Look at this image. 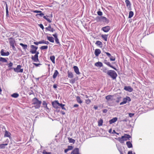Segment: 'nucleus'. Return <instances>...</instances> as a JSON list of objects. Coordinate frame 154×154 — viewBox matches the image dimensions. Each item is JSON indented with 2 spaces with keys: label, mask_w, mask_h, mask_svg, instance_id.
<instances>
[{
  "label": "nucleus",
  "mask_w": 154,
  "mask_h": 154,
  "mask_svg": "<svg viewBox=\"0 0 154 154\" xmlns=\"http://www.w3.org/2000/svg\"><path fill=\"white\" fill-rule=\"evenodd\" d=\"M32 104L34 105V107L35 109H38L40 107L42 103V101L35 97L32 100Z\"/></svg>",
  "instance_id": "1"
},
{
  "label": "nucleus",
  "mask_w": 154,
  "mask_h": 154,
  "mask_svg": "<svg viewBox=\"0 0 154 154\" xmlns=\"http://www.w3.org/2000/svg\"><path fill=\"white\" fill-rule=\"evenodd\" d=\"M107 74L110 76L113 79H116L117 76L116 72L113 70H109L108 71Z\"/></svg>",
  "instance_id": "2"
},
{
  "label": "nucleus",
  "mask_w": 154,
  "mask_h": 154,
  "mask_svg": "<svg viewBox=\"0 0 154 154\" xmlns=\"http://www.w3.org/2000/svg\"><path fill=\"white\" fill-rule=\"evenodd\" d=\"M30 47L31 49L30 51V52L32 54H35L36 52V51L38 49V47L34 45H31Z\"/></svg>",
  "instance_id": "3"
},
{
  "label": "nucleus",
  "mask_w": 154,
  "mask_h": 154,
  "mask_svg": "<svg viewBox=\"0 0 154 154\" xmlns=\"http://www.w3.org/2000/svg\"><path fill=\"white\" fill-rule=\"evenodd\" d=\"M131 100V99L129 97L127 96L125 98H123V101L120 103V105H122L124 104L127 102H129Z\"/></svg>",
  "instance_id": "4"
},
{
  "label": "nucleus",
  "mask_w": 154,
  "mask_h": 154,
  "mask_svg": "<svg viewBox=\"0 0 154 154\" xmlns=\"http://www.w3.org/2000/svg\"><path fill=\"white\" fill-rule=\"evenodd\" d=\"M96 20L97 21H102L103 22H106L107 20V18L103 16H97L96 17Z\"/></svg>",
  "instance_id": "5"
},
{
  "label": "nucleus",
  "mask_w": 154,
  "mask_h": 154,
  "mask_svg": "<svg viewBox=\"0 0 154 154\" xmlns=\"http://www.w3.org/2000/svg\"><path fill=\"white\" fill-rule=\"evenodd\" d=\"M21 65H17L16 68L14 69V71L17 72H22L23 71V69H21Z\"/></svg>",
  "instance_id": "6"
},
{
  "label": "nucleus",
  "mask_w": 154,
  "mask_h": 154,
  "mask_svg": "<svg viewBox=\"0 0 154 154\" xmlns=\"http://www.w3.org/2000/svg\"><path fill=\"white\" fill-rule=\"evenodd\" d=\"M60 104L57 101H55L52 103L53 106L55 108H57L59 106Z\"/></svg>",
  "instance_id": "7"
},
{
  "label": "nucleus",
  "mask_w": 154,
  "mask_h": 154,
  "mask_svg": "<svg viewBox=\"0 0 154 154\" xmlns=\"http://www.w3.org/2000/svg\"><path fill=\"white\" fill-rule=\"evenodd\" d=\"M103 63L108 66L111 67L114 69L116 70L117 69L115 67L112 66L109 62L108 61L106 60H104Z\"/></svg>",
  "instance_id": "8"
},
{
  "label": "nucleus",
  "mask_w": 154,
  "mask_h": 154,
  "mask_svg": "<svg viewBox=\"0 0 154 154\" xmlns=\"http://www.w3.org/2000/svg\"><path fill=\"white\" fill-rule=\"evenodd\" d=\"M105 53L109 58L111 61H114L115 60V57H113L109 53L106 52H105Z\"/></svg>",
  "instance_id": "9"
},
{
  "label": "nucleus",
  "mask_w": 154,
  "mask_h": 154,
  "mask_svg": "<svg viewBox=\"0 0 154 154\" xmlns=\"http://www.w3.org/2000/svg\"><path fill=\"white\" fill-rule=\"evenodd\" d=\"M110 29V27L109 26H107L103 27L101 29V30L105 32H108Z\"/></svg>",
  "instance_id": "10"
},
{
  "label": "nucleus",
  "mask_w": 154,
  "mask_h": 154,
  "mask_svg": "<svg viewBox=\"0 0 154 154\" xmlns=\"http://www.w3.org/2000/svg\"><path fill=\"white\" fill-rule=\"evenodd\" d=\"M8 39L9 40V43L10 46L14 45L15 44V41L13 38L11 37L9 38Z\"/></svg>",
  "instance_id": "11"
},
{
  "label": "nucleus",
  "mask_w": 154,
  "mask_h": 154,
  "mask_svg": "<svg viewBox=\"0 0 154 154\" xmlns=\"http://www.w3.org/2000/svg\"><path fill=\"white\" fill-rule=\"evenodd\" d=\"M122 137L124 142L125 141H126L128 139H129V138L131 137L129 134H125L124 136H122Z\"/></svg>",
  "instance_id": "12"
},
{
  "label": "nucleus",
  "mask_w": 154,
  "mask_h": 154,
  "mask_svg": "<svg viewBox=\"0 0 154 154\" xmlns=\"http://www.w3.org/2000/svg\"><path fill=\"white\" fill-rule=\"evenodd\" d=\"M124 89L129 92H131L133 91V88L130 86H125L124 88Z\"/></svg>",
  "instance_id": "13"
},
{
  "label": "nucleus",
  "mask_w": 154,
  "mask_h": 154,
  "mask_svg": "<svg viewBox=\"0 0 154 154\" xmlns=\"http://www.w3.org/2000/svg\"><path fill=\"white\" fill-rule=\"evenodd\" d=\"M0 53L1 55L2 56H8L10 54L9 52L8 51H7L6 52H5L3 49L1 50Z\"/></svg>",
  "instance_id": "14"
},
{
  "label": "nucleus",
  "mask_w": 154,
  "mask_h": 154,
  "mask_svg": "<svg viewBox=\"0 0 154 154\" xmlns=\"http://www.w3.org/2000/svg\"><path fill=\"white\" fill-rule=\"evenodd\" d=\"M31 59L35 62H39L38 56H37L35 55H34V56H32Z\"/></svg>",
  "instance_id": "15"
},
{
  "label": "nucleus",
  "mask_w": 154,
  "mask_h": 154,
  "mask_svg": "<svg viewBox=\"0 0 154 154\" xmlns=\"http://www.w3.org/2000/svg\"><path fill=\"white\" fill-rule=\"evenodd\" d=\"M45 29L47 31H50L52 32H53L55 31L54 29L53 28H51L50 24L48 27H46Z\"/></svg>",
  "instance_id": "16"
},
{
  "label": "nucleus",
  "mask_w": 154,
  "mask_h": 154,
  "mask_svg": "<svg viewBox=\"0 0 154 154\" xmlns=\"http://www.w3.org/2000/svg\"><path fill=\"white\" fill-rule=\"evenodd\" d=\"M73 68L75 72L77 74L79 75L80 74L79 72V69L77 66H73Z\"/></svg>",
  "instance_id": "17"
},
{
  "label": "nucleus",
  "mask_w": 154,
  "mask_h": 154,
  "mask_svg": "<svg viewBox=\"0 0 154 154\" xmlns=\"http://www.w3.org/2000/svg\"><path fill=\"white\" fill-rule=\"evenodd\" d=\"M101 53V51L100 49H96L95 50L94 54L96 56L98 57Z\"/></svg>",
  "instance_id": "18"
},
{
  "label": "nucleus",
  "mask_w": 154,
  "mask_h": 154,
  "mask_svg": "<svg viewBox=\"0 0 154 154\" xmlns=\"http://www.w3.org/2000/svg\"><path fill=\"white\" fill-rule=\"evenodd\" d=\"M106 99L107 100V101H112L113 100V96L111 95H108L106 97Z\"/></svg>",
  "instance_id": "19"
},
{
  "label": "nucleus",
  "mask_w": 154,
  "mask_h": 154,
  "mask_svg": "<svg viewBox=\"0 0 154 154\" xmlns=\"http://www.w3.org/2000/svg\"><path fill=\"white\" fill-rule=\"evenodd\" d=\"M11 134L10 132L7 131L6 130L5 131L4 136V137H7L10 138L11 137Z\"/></svg>",
  "instance_id": "20"
},
{
  "label": "nucleus",
  "mask_w": 154,
  "mask_h": 154,
  "mask_svg": "<svg viewBox=\"0 0 154 154\" xmlns=\"http://www.w3.org/2000/svg\"><path fill=\"white\" fill-rule=\"evenodd\" d=\"M118 118L117 117H114L112 119L110 120L109 121V123L111 124L113 123L116 122Z\"/></svg>",
  "instance_id": "21"
},
{
  "label": "nucleus",
  "mask_w": 154,
  "mask_h": 154,
  "mask_svg": "<svg viewBox=\"0 0 154 154\" xmlns=\"http://www.w3.org/2000/svg\"><path fill=\"white\" fill-rule=\"evenodd\" d=\"M125 2L126 4L127 7L128 8H130L131 7V3L129 0H126Z\"/></svg>",
  "instance_id": "22"
},
{
  "label": "nucleus",
  "mask_w": 154,
  "mask_h": 154,
  "mask_svg": "<svg viewBox=\"0 0 154 154\" xmlns=\"http://www.w3.org/2000/svg\"><path fill=\"white\" fill-rule=\"evenodd\" d=\"M95 44L97 46H99L100 48H102L103 46L102 43L99 41H97Z\"/></svg>",
  "instance_id": "23"
},
{
  "label": "nucleus",
  "mask_w": 154,
  "mask_h": 154,
  "mask_svg": "<svg viewBox=\"0 0 154 154\" xmlns=\"http://www.w3.org/2000/svg\"><path fill=\"white\" fill-rule=\"evenodd\" d=\"M94 65L96 66L100 67H102L103 66L102 63L100 62L95 63Z\"/></svg>",
  "instance_id": "24"
},
{
  "label": "nucleus",
  "mask_w": 154,
  "mask_h": 154,
  "mask_svg": "<svg viewBox=\"0 0 154 154\" xmlns=\"http://www.w3.org/2000/svg\"><path fill=\"white\" fill-rule=\"evenodd\" d=\"M47 39L50 42L53 43L54 42V39L52 37H49L47 36Z\"/></svg>",
  "instance_id": "25"
},
{
  "label": "nucleus",
  "mask_w": 154,
  "mask_h": 154,
  "mask_svg": "<svg viewBox=\"0 0 154 154\" xmlns=\"http://www.w3.org/2000/svg\"><path fill=\"white\" fill-rule=\"evenodd\" d=\"M101 37L105 41H107V37L108 36V35H103L102 34L101 35Z\"/></svg>",
  "instance_id": "26"
},
{
  "label": "nucleus",
  "mask_w": 154,
  "mask_h": 154,
  "mask_svg": "<svg viewBox=\"0 0 154 154\" xmlns=\"http://www.w3.org/2000/svg\"><path fill=\"white\" fill-rule=\"evenodd\" d=\"M59 72L57 70H55L53 76V78L54 79L56 78Z\"/></svg>",
  "instance_id": "27"
},
{
  "label": "nucleus",
  "mask_w": 154,
  "mask_h": 154,
  "mask_svg": "<svg viewBox=\"0 0 154 154\" xmlns=\"http://www.w3.org/2000/svg\"><path fill=\"white\" fill-rule=\"evenodd\" d=\"M68 76L69 78H72L73 77V75L72 72L68 71L67 72Z\"/></svg>",
  "instance_id": "28"
},
{
  "label": "nucleus",
  "mask_w": 154,
  "mask_h": 154,
  "mask_svg": "<svg viewBox=\"0 0 154 154\" xmlns=\"http://www.w3.org/2000/svg\"><path fill=\"white\" fill-rule=\"evenodd\" d=\"M126 144L128 148H130L132 147V144L130 141L127 142Z\"/></svg>",
  "instance_id": "29"
},
{
  "label": "nucleus",
  "mask_w": 154,
  "mask_h": 154,
  "mask_svg": "<svg viewBox=\"0 0 154 154\" xmlns=\"http://www.w3.org/2000/svg\"><path fill=\"white\" fill-rule=\"evenodd\" d=\"M76 100L77 102L80 104L82 103V101L81 100L80 97L79 96H77L76 97Z\"/></svg>",
  "instance_id": "30"
},
{
  "label": "nucleus",
  "mask_w": 154,
  "mask_h": 154,
  "mask_svg": "<svg viewBox=\"0 0 154 154\" xmlns=\"http://www.w3.org/2000/svg\"><path fill=\"white\" fill-rule=\"evenodd\" d=\"M20 45L22 46L24 50H26L27 47V45H24L23 43H20Z\"/></svg>",
  "instance_id": "31"
},
{
  "label": "nucleus",
  "mask_w": 154,
  "mask_h": 154,
  "mask_svg": "<svg viewBox=\"0 0 154 154\" xmlns=\"http://www.w3.org/2000/svg\"><path fill=\"white\" fill-rule=\"evenodd\" d=\"M50 59L52 61V63H55V57L54 56H52L50 57Z\"/></svg>",
  "instance_id": "32"
},
{
  "label": "nucleus",
  "mask_w": 154,
  "mask_h": 154,
  "mask_svg": "<svg viewBox=\"0 0 154 154\" xmlns=\"http://www.w3.org/2000/svg\"><path fill=\"white\" fill-rule=\"evenodd\" d=\"M19 96V94L18 93H14L11 95V96L13 97L14 98H17Z\"/></svg>",
  "instance_id": "33"
},
{
  "label": "nucleus",
  "mask_w": 154,
  "mask_h": 154,
  "mask_svg": "<svg viewBox=\"0 0 154 154\" xmlns=\"http://www.w3.org/2000/svg\"><path fill=\"white\" fill-rule=\"evenodd\" d=\"M68 138L69 143H75V140L74 139L70 137H68Z\"/></svg>",
  "instance_id": "34"
},
{
  "label": "nucleus",
  "mask_w": 154,
  "mask_h": 154,
  "mask_svg": "<svg viewBox=\"0 0 154 154\" xmlns=\"http://www.w3.org/2000/svg\"><path fill=\"white\" fill-rule=\"evenodd\" d=\"M40 44H45L48 45L49 44V42L48 41H45L44 40H42L40 41Z\"/></svg>",
  "instance_id": "35"
},
{
  "label": "nucleus",
  "mask_w": 154,
  "mask_h": 154,
  "mask_svg": "<svg viewBox=\"0 0 154 154\" xmlns=\"http://www.w3.org/2000/svg\"><path fill=\"white\" fill-rule=\"evenodd\" d=\"M0 61L2 62H7V60L4 58H3L2 57H0Z\"/></svg>",
  "instance_id": "36"
},
{
  "label": "nucleus",
  "mask_w": 154,
  "mask_h": 154,
  "mask_svg": "<svg viewBox=\"0 0 154 154\" xmlns=\"http://www.w3.org/2000/svg\"><path fill=\"white\" fill-rule=\"evenodd\" d=\"M8 144V143L0 144V149H4L5 146L7 145Z\"/></svg>",
  "instance_id": "37"
},
{
  "label": "nucleus",
  "mask_w": 154,
  "mask_h": 154,
  "mask_svg": "<svg viewBox=\"0 0 154 154\" xmlns=\"http://www.w3.org/2000/svg\"><path fill=\"white\" fill-rule=\"evenodd\" d=\"M134 15V13L132 11H130L129 12L128 16V18H130L132 17Z\"/></svg>",
  "instance_id": "38"
},
{
  "label": "nucleus",
  "mask_w": 154,
  "mask_h": 154,
  "mask_svg": "<svg viewBox=\"0 0 154 154\" xmlns=\"http://www.w3.org/2000/svg\"><path fill=\"white\" fill-rule=\"evenodd\" d=\"M48 48V46L47 45H45V46H41L40 49L41 50H43L44 49H47Z\"/></svg>",
  "instance_id": "39"
},
{
  "label": "nucleus",
  "mask_w": 154,
  "mask_h": 154,
  "mask_svg": "<svg viewBox=\"0 0 154 154\" xmlns=\"http://www.w3.org/2000/svg\"><path fill=\"white\" fill-rule=\"evenodd\" d=\"M48 16H44L43 17V18L46 20L49 23L51 22V20H50V19L49 18H48Z\"/></svg>",
  "instance_id": "40"
},
{
  "label": "nucleus",
  "mask_w": 154,
  "mask_h": 154,
  "mask_svg": "<svg viewBox=\"0 0 154 154\" xmlns=\"http://www.w3.org/2000/svg\"><path fill=\"white\" fill-rule=\"evenodd\" d=\"M6 16H7L8 14V5L6 3Z\"/></svg>",
  "instance_id": "41"
},
{
  "label": "nucleus",
  "mask_w": 154,
  "mask_h": 154,
  "mask_svg": "<svg viewBox=\"0 0 154 154\" xmlns=\"http://www.w3.org/2000/svg\"><path fill=\"white\" fill-rule=\"evenodd\" d=\"M65 105V104H63L62 103H60L59 106H60L61 107L62 109L66 110V108L64 107Z\"/></svg>",
  "instance_id": "42"
},
{
  "label": "nucleus",
  "mask_w": 154,
  "mask_h": 154,
  "mask_svg": "<svg viewBox=\"0 0 154 154\" xmlns=\"http://www.w3.org/2000/svg\"><path fill=\"white\" fill-rule=\"evenodd\" d=\"M42 104L43 105L44 107H47V103H46V101H44L43 102Z\"/></svg>",
  "instance_id": "43"
},
{
  "label": "nucleus",
  "mask_w": 154,
  "mask_h": 154,
  "mask_svg": "<svg viewBox=\"0 0 154 154\" xmlns=\"http://www.w3.org/2000/svg\"><path fill=\"white\" fill-rule=\"evenodd\" d=\"M43 154H51V153L50 152H47L46 150H44L42 152Z\"/></svg>",
  "instance_id": "44"
},
{
  "label": "nucleus",
  "mask_w": 154,
  "mask_h": 154,
  "mask_svg": "<svg viewBox=\"0 0 154 154\" xmlns=\"http://www.w3.org/2000/svg\"><path fill=\"white\" fill-rule=\"evenodd\" d=\"M119 141L121 143H124V141L123 140V139L122 138V137H119L118 138Z\"/></svg>",
  "instance_id": "45"
},
{
  "label": "nucleus",
  "mask_w": 154,
  "mask_h": 154,
  "mask_svg": "<svg viewBox=\"0 0 154 154\" xmlns=\"http://www.w3.org/2000/svg\"><path fill=\"white\" fill-rule=\"evenodd\" d=\"M44 14L43 13H39V14H37L36 15V16L38 17V16H39L41 17H42L43 15H44Z\"/></svg>",
  "instance_id": "46"
},
{
  "label": "nucleus",
  "mask_w": 154,
  "mask_h": 154,
  "mask_svg": "<svg viewBox=\"0 0 154 154\" xmlns=\"http://www.w3.org/2000/svg\"><path fill=\"white\" fill-rule=\"evenodd\" d=\"M91 102V100L89 99L85 100V103L87 104H89Z\"/></svg>",
  "instance_id": "47"
},
{
  "label": "nucleus",
  "mask_w": 154,
  "mask_h": 154,
  "mask_svg": "<svg viewBox=\"0 0 154 154\" xmlns=\"http://www.w3.org/2000/svg\"><path fill=\"white\" fill-rule=\"evenodd\" d=\"M73 148V147L71 146H68V149L69 150H72Z\"/></svg>",
  "instance_id": "48"
},
{
  "label": "nucleus",
  "mask_w": 154,
  "mask_h": 154,
  "mask_svg": "<svg viewBox=\"0 0 154 154\" xmlns=\"http://www.w3.org/2000/svg\"><path fill=\"white\" fill-rule=\"evenodd\" d=\"M102 123H103V121H102V120H101L98 122V125L99 126H101L102 125Z\"/></svg>",
  "instance_id": "49"
},
{
  "label": "nucleus",
  "mask_w": 154,
  "mask_h": 154,
  "mask_svg": "<svg viewBox=\"0 0 154 154\" xmlns=\"http://www.w3.org/2000/svg\"><path fill=\"white\" fill-rule=\"evenodd\" d=\"M75 82V79H72L70 80V83L73 84H74Z\"/></svg>",
  "instance_id": "50"
},
{
  "label": "nucleus",
  "mask_w": 154,
  "mask_h": 154,
  "mask_svg": "<svg viewBox=\"0 0 154 154\" xmlns=\"http://www.w3.org/2000/svg\"><path fill=\"white\" fill-rule=\"evenodd\" d=\"M97 14L98 15L100 16H102L103 14L102 12L101 11H98L97 12Z\"/></svg>",
  "instance_id": "51"
},
{
  "label": "nucleus",
  "mask_w": 154,
  "mask_h": 154,
  "mask_svg": "<svg viewBox=\"0 0 154 154\" xmlns=\"http://www.w3.org/2000/svg\"><path fill=\"white\" fill-rule=\"evenodd\" d=\"M33 12L35 13H42V11H40L34 10V11H33Z\"/></svg>",
  "instance_id": "52"
},
{
  "label": "nucleus",
  "mask_w": 154,
  "mask_h": 154,
  "mask_svg": "<svg viewBox=\"0 0 154 154\" xmlns=\"http://www.w3.org/2000/svg\"><path fill=\"white\" fill-rule=\"evenodd\" d=\"M55 41L58 44H59L60 45V42H59V39H58V38H56V39H55Z\"/></svg>",
  "instance_id": "53"
},
{
  "label": "nucleus",
  "mask_w": 154,
  "mask_h": 154,
  "mask_svg": "<svg viewBox=\"0 0 154 154\" xmlns=\"http://www.w3.org/2000/svg\"><path fill=\"white\" fill-rule=\"evenodd\" d=\"M39 26L43 30L44 29V27L43 25L42 24H39Z\"/></svg>",
  "instance_id": "54"
},
{
  "label": "nucleus",
  "mask_w": 154,
  "mask_h": 154,
  "mask_svg": "<svg viewBox=\"0 0 154 154\" xmlns=\"http://www.w3.org/2000/svg\"><path fill=\"white\" fill-rule=\"evenodd\" d=\"M40 41L37 42H33V43L35 45H38V44H40Z\"/></svg>",
  "instance_id": "55"
},
{
  "label": "nucleus",
  "mask_w": 154,
  "mask_h": 154,
  "mask_svg": "<svg viewBox=\"0 0 154 154\" xmlns=\"http://www.w3.org/2000/svg\"><path fill=\"white\" fill-rule=\"evenodd\" d=\"M134 115V113H129V116L130 117H132Z\"/></svg>",
  "instance_id": "56"
},
{
  "label": "nucleus",
  "mask_w": 154,
  "mask_h": 154,
  "mask_svg": "<svg viewBox=\"0 0 154 154\" xmlns=\"http://www.w3.org/2000/svg\"><path fill=\"white\" fill-rule=\"evenodd\" d=\"M8 67H11L13 66V63L10 62L8 64Z\"/></svg>",
  "instance_id": "57"
},
{
  "label": "nucleus",
  "mask_w": 154,
  "mask_h": 154,
  "mask_svg": "<svg viewBox=\"0 0 154 154\" xmlns=\"http://www.w3.org/2000/svg\"><path fill=\"white\" fill-rule=\"evenodd\" d=\"M107 71H107V69L106 68H105L103 69V72L105 73H107Z\"/></svg>",
  "instance_id": "58"
},
{
  "label": "nucleus",
  "mask_w": 154,
  "mask_h": 154,
  "mask_svg": "<svg viewBox=\"0 0 154 154\" xmlns=\"http://www.w3.org/2000/svg\"><path fill=\"white\" fill-rule=\"evenodd\" d=\"M33 64L36 66H39V65H41L40 63H33Z\"/></svg>",
  "instance_id": "59"
},
{
  "label": "nucleus",
  "mask_w": 154,
  "mask_h": 154,
  "mask_svg": "<svg viewBox=\"0 0 154 154\" xmlns=\"http://www.w3.org/2000/svg\"><path fill=\"white\" fill-rule=\"evenodd\" d=\"M53 35L55 38V39H56V38H57V34L56 33L55 34H53Z\"/></svg>",
  "instance_id": "60"
},
{
  "label": "nucleus",
  "mask_w": 154,
  "mask_h": 154,
  "mask_svg": "<svg viewBox=\"0 0 154 154\" xmlns=\"http://www.w3.org/2000/svg\"><path fill=\"white\" fill-rule=\"evenodd\" d=\"M107 112V109H103V113H106Z\"/></svg>",
  "instance_id": "61"
},
{
  "label": "nucleus",
  "mask_w": 154,
  "mask_h": 154,
  "mask_svg": "<svg viewBox=\"0 0 154 154\" xmlns=\"http://www.w3.org/2000/svg\"><path fill=\"white\" fill-rule=\"evenodd\" d=\"M11 46L12 47V49L13 50H16V48L14 46V45H11Z\"/></svg>",
  "instance_id": "62"
},
{
  "label": "nucleus",
  "mask_w": 154,
  "mask_h": 154,
  "mask_svg": "<svg viewBox=\"0 0 154 154\" xmlns=\"http://www.w3.org/2000/svg\"><path fill=\"white\" fill-rule=\"evenodd\" d=\"M35 54V55H36L37 56H38V54H39V53L38 51H37L36 50V52Z\"/></svg>",
  "instance_id": "63"
},
{
  "label": "nucleus",
  "mask_w": 154,
  "mask_h": 154,
  "mask_svg": "<svg viewBox=\"0 0 154 154\" xmlns=\"http://www.w3.org/2000/svg\"><path fill=\"white\" fill-rule=\"evenodd\" d=\"M79 106V105L77 104H75L73 105V107H77Z\"/></svg>",
  "instance_id": "64"
}]
</instances>
